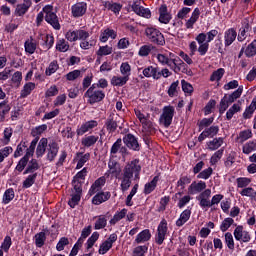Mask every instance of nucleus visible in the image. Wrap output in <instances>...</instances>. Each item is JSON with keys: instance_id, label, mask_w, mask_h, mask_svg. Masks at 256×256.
Wrapping results in <instances>:
<instances>
[{"instance_id": "obj_1", "label": "nucleus", "mask_w": 256, "mask_h": 256, "mask_svg": "<svg viewBox=\"0 0 256 256\" xmlns=\"http://www.w3.org/2000/svg\"><path fill=\"white\" fill-rule=\"evenodd\" d=\"M241 95H243V86H239L238 89L231 94H225L219 104V113L223 115V113L229 109L231 103H235V101H237Z\"/></svg>"}, {"instance_id": "obj_2", "label": "nucleus", "mask_w": 256, "mask_h": 256, "mask_svg": "<svg viewBox=\"0 0 256 256\" xmlns=\"http://www.w3.org/2000/svg\"><path fill=\"white\" fill-rule=\"evenodd\" d=\"M141 173V164H139V159L132 160L127 163V165L122 170V174L128 177H135V179H139V175Z\"/></svg>"}, {"instance_id": "obj_3", "label": "nucleus", "mask_w": 256, "mask_h": 256, "mask_svg": "<svg viewBox=\"0 0 256 256\" xmlns=\"http://www.w3.org/2000/svg\"><path fill=\"white\" fill-rule=\"evenodd\" d=\"M145 33L151 43L161 46L165 45V36H163L161 31L156 28H147Z\"/></svg>"}, {"instance_id": "obj_4", "label": "nucleus", "mask_w": 256, "mask_h": 256, "mask_svg": "<svg viewBox=\"0 0 256 256\" xmlns=\"http://www.w3.org/2000/svg\"><path fill=\"white\" fill-rule=\"evenodd\" d=\"M173 115H175V108L173 106H166L160 116V123L164 127H169L173 123Z\"/></svg>"}, {"instance_id": "obj_5", "label": "nucleus", "mask_w": 256, "mask_h": 256, "mask_svg": "<svg viewBox=\"0 0 256 256\" xmlns=\"http://www.w3.org/2000/svg\"><path fill=\"white\" fill-rule=\"evenodd\" d=\"M123 125V118L119 117L117 114H111L106 120L105 126L109 133H114L117 131V127Z\"/></svg>"}, {"instance_id": "obj_6", "label": "nucleus", "mask_w": 256, "mask_h": 256, "mask_svg": "<svg viewBox=\"0 0 256 256\" xmlns=\"http://www.w3.org/2000/svg\"><path fill=\"white\" fill-rule=\"evenodd\" d=\"M84 97L88 99L90 105H94V103H100L102 99H105V93L101 90L93 91L92 89H88Z\"/></svg>"}, {"instance_id": "obj_7", "label": "nucleus", "mask_w": 256, "mask_h": 256, "mask_svg": "<svg viewBox=\"0 0 256 256\" xmlns=\"http://www.w3.org/2000/svg\"><path fill=\"white\" fill-rule=\"evenodd\" d=\"M234 237L236 241H243V243H249L251 241V236L249 232L243 231V226H237L234 230Z\"/></svg>"}, {"instance_id": "obj_8", "label": "nucleus", "mask_w": 256, "mask_h": 256, "mask_svg": "<svg viewBox=\"0 0 256 256\" xmlns=\"http://www.w3.org/2000/svg\"><path fill=\"white\" fill-rule=\"evenodd\" d=\"M158 234L156 237V243L158 245H163V241H165V235H167V221L162 220L158 226Z\"/></svg>"}, {"instance_id": "obj_9", "label": "nucleus", "mask_w": 256, "mask_h": 256, "mask_svg": "<svg viewBox=\"0 0 256 256\" xmlns=\"http://www.w3.org/2000/svg\"><path fill=\"white\" fill-rule=\"evenodd\" d=\"M132 10L134 13H136V15H139L140 17L151 19V10H149V8L138 5L137 2L132 4Z\"/></svg>"}, {"instance_id": "obj_10", "label": "nucleus", "mask_w": 256, "mask_h": 256, "mask_svg": "<svg viewBox=\"0 0 256 256\" xmlns=\"http://www.w3.org/2000/svg\"><path fill=\"white\" fill-rule=\"evenodd\" d=\"M59 153V144L57 142L52 141L48 144L47 148V159L48 161H55L57 154Z\"/></svg>"}, {"instance_id": "obj_11", "label": "nucleus", "mask_w": 256, "mask_h": 256, "mask_svg": "<svg viewBox=\"0 0 256 256\" xmlns=\"http://www.w3.org/2000/svg\"><path fill=\"white\" fill-rule=\"evenodd\" d=\"M123 141L128 149H132L133 151H139V142L133 134H127L124 137Z\"/></svg>"}, {"instance_id": "obj_12", "label": "nucleus", "mask_w": 256, "mask_h": 256, "mask_svg": "<svg viewBox=\"0 0 256 256\" xmlns=\"http://www.w3.org/2000/svg\"><path fill=\"white\" fill-rule=\"evenodd\" d=\"M87 11V4L83 2L76 3L72 6L73 17H83Z\"/></svg>"}, {"instance_id": "obj_13", "label": "nucleus", "mask_w": 256, "mask_h": 256, "mask_svg": "<svg viewBox=\"0 0 256 256\" xmlns=\"http://www.w3.org/2000/svg\"><path fill=\"white\" fill-rule=\"evenodd\" d=\"M207 187V184L203 181L200 182H193L189 188H188V193H190V195H195L197 193H201V191L205 190Z\"/></svg>"}, {"instance_id": "obj_14", "label": "nucleus", "mask_w": 256, "mask_h": 256, "mask_svg": "<svg viewBox=\"0 0 256 256\" xmlns=\"http://www.w3.org/2000/svg\"><path fill=\"white\" fill-rule=\"evenodd\" d=\"M31 5V0H24L22 4H18L16 6L15 14L18 15V17H23V15L29 11V7H31Z\"/></svg>"}, {"instance_id": "obj_15", "label": "nucleus", "mask_w": 256, "mask_h": 256, "mask_svg": "<svg viewBox=\"0 0 256 256\" xmlns=\"http://www.w3.org/2000/svg\"><path fill=\"white\" fill-rule=\"evenodd\" d=\"M46 23H49L53 27V29H56V31H59L61 29V24H59V18L57 17V14L55 13H49L45 16Z\"/></svg>"}, {"instance_id": "obj_16", "label": "nucleus", "mask_w": 256, "mask_h": 256, "mask_svg": "<svg viewBox=\"0 0 256 256\" xmlns=\"http://www.w3.org/2000/svg\"><path fill=\"white\" fill-rule=\"evenodd\" d=\"M98 123L95 120H91L83 124L78 130L77 135H85L87 131H91V129L97 127Z\"/></svg>"}, {"instance_id": "obj_17", "label": "nucleus", "mask_w": 256, "mask_h": 256, "mask_svg": "<svg viewBox=\"0 0 256 256\" xmlns=\"http://www.w3.org/2000/svg\"><path fill=\"white\" fill-rule=\"evenodd\" d=\"M224 39H225L226 47H229V45H232L233 41H235V39H237V32L235 31V29L231 28V29L227 30L225 32Z\"/></svg>"}, {"instance_id": "obj_18", "label": "nucleus", "mask_w": 256, "mask_h": 256, "mask_svg": "<svg viewBox=\"0 0 256 256\" xmlns=\"http://www.w3.org/2000/svg\"><path fill=\"white\" fill-rule=\"evenodd\" d=\"M159 13H160V17H159L160 23H164L165 25H167V23L171 21V15L167 13V6L162 5L159 9Z\"/></svg>"}, {"instance_id": "obj_19", "label": "nucleus", "mask_w": 256, "mask_h": 256, "mask_svg": "<svg viewBox=\"0 0 256 256\" xmlns=\"http://www.w3.org/2000/svg\"><path fill=\"white\" fill-rule=\"evenodd\" d=\"M47 138H42L39 143L38 146L36 148V157H43V155H45V151H47Z\"/></svg>"}, {"instance_id": "obj_20", "label": "nucleus", "mask_w": 256, "mask_h": 256, "mask_svg": "<svg viewBox=\"0 0 256 256\" xmlns=\"http://www.w3.org/2000/svg\"><path fill=\"white\" fill-rule=\"evenodd\" d=\"M121 191L125 193V191H129V187H131V176H127L126 174H121Z\"/></svg>"}, {"instance_id": "obj_21", "label": "nucleus", "mask_w": 256, "mask_h": 256, "mask_svg": "<svg viewBox=\"0 0 256 256\" xmlns=\"http://www.w3.org/2000/svg\"><path fill=\"white\" fill-rule=\"evenodd\" d=\"M127 81H129V75L123 77L113 76L111 84L115 87H123V85L127 84Z\"/></svg>"}, {"instance_id": "obj_22", "label": "nucleus", "mask_w": 256, "mask_h": 256, "mask_svg": "<svg viewBox=\"0 0 256 256\" xmlns=\"http://www.w3.org/2000/svg\"><path fill=\"white\" fill-rule=\"evenodd\" d=\"M199 15H201V11L199 10V8H195L191 18L186 22L187 29H193V25L197 23V19H199Z\"/></svg>"}, {"instance_id": "obj_23", "label": "nucleus", "mask_w": 256, "mask_h": 256, "mask_svg": "<svg viewBox=\"0 0 256 256\" xmlns=\"http://www.w3.org/2000/svg\"><path fill=\"white\" fill-rule=\"evenodd\" d=\"M189 217H191V210H184L180 218L176 221L177 227H183V225L189 221Z\"/></svg>"}, {"instance_id": "obj_24", "label": "nucleus", "mask_w": 256, "mask_h": 256, "mask_svg": "<svg viewBox=\"0 0 256 256\" xmlns=\"http://www.w3.org/2000/svg\"><path fill=\"white\" fill-rule=\"evenodd\" d=\"M157 181H159V176H155L151 182L145 184L144 193L145 195H149L152 191H155V187H157Z\"/></svg>"}, {"instance_id": "obj_25", "label": "nucleus", "mask_w": 256, "mask_h": 256, "mask_svg": "<svg viewBox=\"0 0 256 256\" xmlns=\"http://www.w3.org/2000/svg\"><path fill=\"white\" fill-rule=\"evenodd\" d=\"M149 239H151V232H149V229H145L137 235L136 243H145Z\"/></svg>"}, {"instance_id": "obj_26", "label": "nucleus", "mask_w": 256, "mask_h": 256, "mask_svg": "<svg viewBox=\"0 0 256 256\" xmlns=\"http://www.w3.org/2000/svg\"><path fill=\"white\" fill-rule=\"evenodd\" d=\"M239 111H241V105L239 104V102L237 104H233L232 107H230L229 110L226 112V119H228V121H231V119H233V115H235V113H239Z\"/></svg>"}, {"instance_id": "obj_27", "label": "nucleus", "mask_w": 256, "mask_h": 256, "mask_svg": "<svg viewBox=\"0 0 256 256\" xmlns=\"http://www.w3.org/2000/svg\"><path fill=\"white\" fill-rule=\"evenodd\" d=\"M33 89H35V83L29 82L25 84L23 89L21 90L20 97H22V99H25V97L31 95V91H33Z\"/></svg>"}, {"instance_id": "obj_28", "label": "nucleus", "mask_w": 256, "mask_h": 256, "mask_svg": "<svg viewBox=\"0 0 256 256\" xmlns=\"http://www.w3.org/2000/svg\"><path fill=\"white\" fill-rule=\"evenodd\" d=\"M77 157L79 158V160L76 169H81V167H83V165H85L87 161H89V159L91 158V154L86 153L83 155V153H78Z\"/></svg>"}, {"instance_id": "obj_29", "label": "nucleus", "mask_w": 256, "mask_h": 256, "mask_svg": "<svg viewBox=\"0 0 256 256\" xmlns=\"http://www.w3.org/2000/svg\"><path fill=\"white\" fill-rule=\"evenodd\" d=\"M37 179V173L29 175L24 181H23V189H29V187H33L35 185V181Z\"/></svg>"}, {"instance_id": "obj_30", "label": "nucleus", "mask_w": 256, "mask_h": 256, "mask_svg": "<svg viewBox=\"0 0 256 256\" xmlns=\"http://www.w3.org/2000/svg\"><path fill=\"white\" fill-rule=\"evenodd\" d=\"M39 169V163L37 162L36 159H32L26 170L23 172L24 175H28V173H35V171H37Z\"/></svg>"}, {"instance_id": "obj_31", "label": "nucleus", "mask_w": 256, "mask_h": 256, "mask_svg": "<svg viewBox=\"0 0 256 256\" xmlns=\"http://www.w3.org/2000/svg\"><path fill=\"white\" fill-rule=\"evenodd\" d=\"M144 77H153V79L159 77L157 74V67L149 66L143 70Z\"/></svg>"}, {"instance_id": "obj_32", "label": "nucleus", "mask_w": 256, "mask_h": 256, "mask_svg": "<svg viewBox=\"0 0 256 256\" xmlns=\"http://www.w3.org/2000/svg\"><path fill=\"white\" fill-rule=\"evenodd\" d=\"M221 145H223V138H214L208 143V149H210V151H215L219 149Z\"/></svg>"}, {"instance_id": "obj_33", "label": "nucleus", "mask_w": 256, "mask_h": 256, "mask_svg": "<svg viewBox=\"0 0 256 256\" xmlns=\"http://www.w3.org/2000/svg\"><path fill=\"white\" fill-rule=\"evenodd\" d=\"M15 199V191L13 188L7 189L3 195V203L7 205V203H11Z\"/></svg>"}, {"instance_id": "obj_34", "label": "nucleus", "mask_w": 256, "mask_h": 256, "mask_svg": "<svg viewBox=\"0 0 256 256\" xmlns=\"http://www.w3.org/2000/svg\"><path fill=\"white\" fill-rule=\"evenodd\" d=\"M246 57H255L256 55V40H253L244 51Z\"/></svg>"}, {"instance_id": "obj_35", "label": "nucleus", "mask_w": 256, "mask_h": 256, "mask_svg": "<svg viewBox=\"0 0 256 256\" xmlns=\"http://www.w3.org/2000/svg\"><path fill=\"white\" fill-rule=\"evenodd\" d=\"M30 157L31 156L25 154L24 157H22L21 160L18 162L16 166V171H19V173H21L25 169V167H27V163H29Z\"/></svg>"}, {"instance_id": "obj_36", "label": "nucleus", "mask_w": 256, "mask_h": 256, "mask_svg": "<svg viewBox=\"0 0 256 256\" xmlns=\"http://www.w3.org/2000/svg\"><path fill=\"white\" fill-rule=\"evenodd\" d=\"M47 236H45V232H40L35 235V243L36 247H43L45 245V241Z\"/></svg>"}, {"instance_id": "obj_37", "label": "nucleus", "mask_w": 256, "mask_h": 256, "mask_svg": "<svg viewBox=\"0 0 256 256\" xmlns=\"http://www.w3.org/2000/svg\"><path fill=\"white\" fill-rule=\"evenodd\" d=\"M125 215H127V209L124 208L113 216V218L110 220V225H115V223L125 218Z\"/></svg>"}, {"instance_id": "obj_38", "label": "nucleus", "mask_w": 256, "mask_h": 256, "mask_svg": "<svg viewBox=\"0 0 256 256\" xmlns=\"http://www.w3.org/2000/svg\"><path fill=\"white\" fill-rule=\"evenodd\" d=\"M105 9H108V11H113V13H119L121 11V4L117 3H111V2H105L104 3Z\"/></svg>"}, {"instance_id": "obj_39", "label": "nucleus", "mask_w": 256, "mask_h": 256, "mask_svg": "<svg viewBox=\"0 0 256 256\" xmlns=\"http://www.w3.org/2000/svg\"><path fill=\"white\" fill-rule=\"evenodd\" d=\"M98 139L99 137L96 136H88L82 139V145H84V147H91L97 143Z\"/></svg>"}, {"instance_id": "obj_40", "label": "nucleus", "mask_w": 256, "mask_h": 256, "mask_svg": "<svg viewBox=\"0 0 256 256\" xmlns=\"http://www.w3.org/2000/svg\"><path fill=\"white\" fill-rule=\"evenodd\" d=\"M57 51H61V53H65L69 51V43L65 41V39H60L56 44Z\"/></svg>"}, {"instance_id": "obj_41", "label": "nucleus", "mask_w": 256, "mask_h": 256, "mask_svg": "<svg viewBox=\"0 0 256 256\" xmlns=\"http://www.w3.org/2000/svg\"><path fill=\"white\" fill-rule=\"evenodd\" d=\"M37 143H39V136L32 140L29 148L26 149V155H28V157H33L35 153V147H37Z\"/></svg>"}, {"instance_id": "obj_42", "label": "nucleus", "mask_w": 256, "mask_h": 256, "mask_svg": "<svg viewBox=\"0 0 256 256\" xmlns=\"http://www.w3.org/2000/svg\"><path fill=\"white\" fill-rule=\"evenodd\" d=\"M223 75H225V69L219 68L218 70L214 71L210 77L211 81H221L223 78Z\"/></svg>"}, {"instance_id": "obj_43", "label": "nucleus", "mask_w": 256, "mask_h": 256, "mask_svg": "<svg viewBox=\"0 0 256 256\" xmlns=\"http://www.w3.org/2000/svg\"><path fill=\"white\" fill-rule=\"evenodd\" d=\"M225 243L231 251L235 249V241L233 240V234H231V232L225 234Z\"/></svg>"}, {"instance_id": "obj_44", "label": "nucleus", "mask_w": 256, "mask_h": 256, "mask_svg": "<svg viewBox=\"0 0 256 256\" xmlns=\"http://www.w3.org/2000/svg\"><path fill=\"white\" fill-rule=\"evenodd\" d=\"M235 223V220H233V218H226L222 221V224L220 225V229L223 233H225V231H227L229 229V227H231V225Z\"/></svg>"}, {"instance_id": "obj_45", "label": "nucleus", "mask_w": 256, "mask_h": 256, "mask_svg": "<svg viewBox=\"0 0 256 256\" xmlns=\"http://www.w3.org/2000/svg\"><path fill=\"white\" fill-rule=\"evenodd\" d=\"M44 131H47L46 124L37 126L36 128L32 129L31 135H32V137H39V135H41Z\"/></svg>"}, {"instance_id": "obj_46", "label": "nucleus", "mask_w": 256, "mask_h": 256, "mask_svg": "<svg viewBox=\"0 0 256 256\" xmlns=\"http://www.w3.org/2000/svg\"><path fill=\"white\" fill-rule=\"evenodd\" d=\"M111 247H113V244L110 243L109 241H104L99 248V254L100 255H105V253H107V251H109V249H111Z\"/></svg>"}, {"instance_id": "obj_47", "label": "nucleus", "mask_w": 256, "mask_h": 256, "mask_svg": "<svg viewBox=\"0 0 256 256\" xmlns=\"http://www.w3.org/2000/svg\"><path fill=\"white\" fill-rule=\"evenodd\" d=\"M113 53V48L109 46H101L97 51V55L103 57V55H111Z\"/></svg>"}, {"instance_id": "obj_48", "label": "nucleus", "mask_w": 256, "mask_h": 256, "mask_svg": "<svg viewBox=\"0 0 256 256\" xmlns=\"http://www.w3.org/2000/svg\"><path fill=\"white\" fill-rule=\"evenodd\" d=\"M13 153V148L7 146L0 150V163H3L5 157H9V154Z\"/></svg>"}, {"instance_id": "obj_49", "label": "nucleus", "mask_w": 256, "mask_h": 256, "mask_svg": "<svg viewBox=\"0 0 256 256\" xmlns=\"http://www.w3.org/2000/svg\"><path fill=\"white\" fill-rule=\"evenodd\" d=\"M223 157V149L216 151L210 159L211 165H215Z\"/></svg>"}, {"instance_id": "obj_50", "label": "nucleus", "mask_w": 256, "mask_h": 256, "mask_svg": "<svg viewBox=\"0 0 256 256\" xmlns=\"http://www.w3.org/2000/svg\"><path fill=\"white\" fill-rule=\"evenodd\" d=\"M81 201V195L79 194H72L71 200L68 201V205L74 209L76 205H79V202Z\"/></svg>"}, {"instance_id": "obj_51", "label": "nucleus", "mask_w": 256, "mask_h": 256, "mask_svg": "<svg viewBox=\"0 0 256 256\" xmlns=\"http://www.w3.org/2000/svg\"><path fill=\"white\" fill-rule=\"evenodd\" d=\"M105 227H107V219L105 217L98 218V220L95 222L94 229H105Z\"/></svg>"}, {"instance_id": "obj_52", "label": "nucleus", "mask_w": 256, "mask_h": 256, "mask_svg": "<svg viewBox=\"0 0 256 256\" xmlns=\"http://www.w3.org/2000/svg\"><path fill=\"white\" fill-rule=\"evenodd\" d=\"M99 239V232H93L91 237L87 240V249H91L95 242Z\"/></svg>"}, {"instance_id": "obj_53", "label": "nucleus", "mask_w": 256, "mask_h": 256, "mask_svg": "<svg viewBox=\"0 0 256 256\" xmlns=\"http://www.w3.org/2000/svg\"><path fill=\"white\" fill-rule=\"evenodd\" d=\"M26 53L33 55L35 53V49H37V45L33 42L26 41L24 44Z\"/></svg>"}, {"instance_id": "obj_54", "label": "nucleus", "mask_w": 256, "mask_h": 256, "mask_svg": "<svg viewBox=\"0 0 256 256\" xmlns=\"http://www.w3.org/2000/svg\"><path fill=\"white\" fill-rule=\"evenodd\" d=\"M57 69H59V64H57L56 61L51 62L48 68L46 69V75H53V73H55Z\"/></svg>"}, {"instance_id": "obj_55", "label": "nucleus", "mask_w": 256, "mask_h": 256, "mask_svg": "<svg viewBox=\"0 0 256 256\" xmlns=\"http://www.w3.org/2000/svg\"><path fill=\"white\" fill-rule=\"evenodd\" d=\"M213 175V168L209 167L198 174V179H209Z\"/></svg>"}, {"instance_id": "obj_56", "label": "nucleus", "mask_w": 256, "mask_h": 256, "mask_svg": "<svg viewBox=\"0 0 256 256\" xmlns=\"http://www.w3.org/2000/svg\"><path fill=\"white\" fill-rule=\"evenodd\" d=\"M66 245H69V239L67 237H62L56 245L57 251H63Z\"/></svg>"}, {"instance_id": "obj_57", "label": "nucleus", "mask_w": 256, "mask_h": 256, "mask_svg": "<svg viewBox=\"0 0 256 256\" xmlns=\"http://www.w3.org/2000/svg\"><path fill=\"white\" fill-rule=\"evenodd\" d=\"M120 72L122 73V75H128L129 77V75H131V65H129V63L127 62L122 63L120 66Z\"/></svg>"}, {"instance_id": "obj_58", "label": "nucleus", "mask_w": 256, "mask_h": 256, "mask_svg": "<svg viewBox=\"0 0 256 256\" xmlns=\"http://www.w3.org/2000/svg\"><path fill=\"white\" fill-rule=\"evenodd\" d=\"M181 85H182V91H184V93H188L189 95L193 93V85H191L185 80L181 81Z\"/></svg>"}, {"instance_id": "obj_59", "label": "nucleus", "mask_w": 256, "mask_h": 256, "mask_svg": "<svg viewBox=\"0 0 256 256\" xmlns=\"http://www.w3.org/2000/svg\"><path fill=\"white\" fill-rule=\"evenodd\" d=\"M147 249V246H138L134 249L133 256H145Z\"/></svg>"}, {"instance_id": "obj_60", "label": "nucleus", "mask_w": 256, "mask_h": 256, "mask_svg": "<svg viewBox=\"0 0 256 256\" xmlns=\"http://www.w3.org/2000/svg\"><path fill=\"white\" fill-rule=\"evenodd\" d=\"M256 144L254 142H248L243 146V153L249 155L252 151H255Z\"/></svg>"}, {"instance_id": "obj_61", "label": "nucleus", "mask_w": 256, "mask_h": 256, "mask_svg": "<svg viewBox=\"0 0 256 256\" xmlns=\"http://www.w3.org/2000/svg\"><path fill=\"white\" fill-rule=\"evenodd\" d=\"M78 77H81V71L80 70H74L72 72H69L66 75V79L68 81H75V79H78Z\"/></svg>"}, {"instance_id": "obj_62", "label": "nucleus", "mask_w": 256, "mask_h": 256, "mask_svg": "<svg viewBox=\"0 0 256 256\" xmlns=\"http://www.w3.org/2000/svg\"><path fill=\"white\" fill-rule=\"evenodd\" d=\"M215 105H217V101L211 99L204 108L205 115L211 114V109H215Z\"/></svg>"}, {"instance_id": "obj_63", "label": "nucleus", "mask_w": 256, "mask_h": 256, "mask_svg": "<svg viewBox=\"0 0 256 256\" xmlns=\"http://www.w3.org/2000/svg\"><path fill=\"white\" fill-rule=\"evenodd\" d=\"M11 245H12L11 236H6L1 245V249H3V251L8 252L9 249L11 248Z\"/></svg>"}, {"instance_id": "obj_64", "label": "nucleus", "mask_w": 256, "mask_h": 256, "mask_svg": "<svg viewBox=\"0 0 256 256\" xmlns=\"http://www.w3.org/2000/svg\"><path fill=\"white\" fill-rule=\"evenodd\" d=\"M157 60L159 61V63H161V65H168V67H172L169 57L165 56L164 54H158Z\"/></svg>"}]
</instances>
